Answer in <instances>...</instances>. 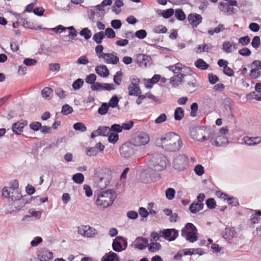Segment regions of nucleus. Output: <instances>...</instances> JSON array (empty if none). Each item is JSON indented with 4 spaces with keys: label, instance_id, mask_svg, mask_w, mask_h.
<instances>
[{
    "label": "nucleus",
    "instance_id": "obj_57",
    "mask_svg": "<svg viewBox=\"0 0 261 261\" xmlns=\"http://www.w3.org/2000/svg\"><path fill=\"white\" fill-rule=\"evenodd\" d=\"M135 36L139 39H143L147 36V32L145 30H140L136 32Z\"/></svg>",
    "mask_w": 261,
    "mask_h": 261
},
{
    "label": "nucleus",
    "instance_id": "obj_12",
    "mask_svg": "<svg viewBox=\"0 0 261 261\" xmlns=\"http://www.w3.org/2000/svg\"><path fill=\"white\" fill-rule=\"evenodd\" d=\"M120 153L124 158H129L135 153L134 146L132 144H124L120 148Z\"/></svg>",
    "mask_w": 261,
    "mask_h": 261
},
{
    "label": "nucleus",
    "instance_id": "obj_20",
    "mask_svg": "<svg viewBox=\"0 0 261 261\" xmlns=\"http://www.w3.org/2000/svg\"><path fill=\"white\" fill-rule=\"evenodd\" d=\"M176 74V75L172 76L170 81V83L173 87H176L181 84L185 75L181 73Z\"/></svg>",
    "mask_w": 261,
    "mask_h": 261
},
{
    "label": "nucleus",
    "instance_id": "obj_39",
    "mask_svg": "<svg viewBox=\"0 0 261 261\" xmlns=\"http://www.w3.org/2000/svg\"><path fill=\"white\" fill-rule=\"evenodd\" d=\"M182 65L181 64L178 63L168 67V68L174 73H180L179 71H180L182 68Z\"/></svg>",
    "mask_w": 261,
    "mask_h": 261
},
{
    "label": "nucleus",
    "instance_id": "obj_62",
    "mask_svg": "<svg viewBox=\"0 0 261 261\" xmlns=\"http://www.w3.org/2000/svg\"><path fill=\"white\" fill-rule=\"evenodd\" d=\"M12 191V188L10 187H4L2 190V196L5 198H10Z\"/></svg>",
    "mask_w": 261,
    "mask_h": 261
},
{
    "label": "nucleus",
    "instance_id": "obj_3",
    "mask_svg": "<svg viewBox=\"0 0 261 261\" xmlns=\"http://www.w3.org/2000/svg\"><path fill=\"white\" fill-rule=\"evenodd\" d=\"M192 138L197 141L202 142L209 140L213 134V129L211 127L201 126L193 128L190 132Z\"/></svg>",
    "mask_w": 261,
    "mask_h": 261
},
{
    "label": "nucleus",
    "instance_id": "obj_36",
    "mask_svg": "<svg viewBox=\"0 0 261 261\" xmlns=\"http://www.w3.org/2000/svg\"><path fill=\"white\" fill-rule=\"evenodd\" d=\"M80 35L86 40H88L91 37L92 32L88 28H85L80 32Z\"/></svg>",
    "mask_w": 261,
    "mask_h": 261
},
{
    "label": "nucleus",
    "instance_id": "obj_37",
    "mask_svg": "<svg viewBox=\"0 0 261 261\" xmlns=\"http://www.w3.org/2000/svg\"><path fill=\"white\" fill-rule=\"evenodd\" d=\"M72 180L76 184H81L84 180V176L81 173H76L73 175Z\"/></svg>",
    "mask_w": 261,
    "mask_h": 261
},
{
    "label": "nucleus",
    "instance_id": "obj_31",
    "mask_svg": "<svg viewBox=\"0 0 261 261\" xmlns=\"http://www.w3.org/2000/svg\"><path fill=\"white\" fill-rule=\"evenodd\" d=\"M118 257L117 254L112 251H110L102 257L101 261H116L115 259Z\"/></svg>",
    "mask_w": 261,
    "mask_h": 261
},
{
    "label": "nucleus",
    "instance_id": "obj_24",
    "mask_svg": "<svg viewBox=\"0 0 261 261\" xmlns=\"http://www.w3.org/2000/svg\"><path fill=\"white\" fill-rule=\"evenodd\" d=\"M243 140L245 144L249 146L255 145L261 142V137H249L246 136L243 138Z\"/></svg>",
    "mask_w": 261,
    "mask_h": 261
},
{
    "label": "nucleus",
    "instance_id": "obj_21",
    "mask_svg": "<svg viewBox=\"0 0 261 261\" xmlns=\"http://www.w3.org/2000/svg\"><path fill=\"white\" fill-rule=\"evenodd\" d=\"M219 9L226 15H231L234 13V9L230 7L229 5L227 3L220 2Z\"/></svg>",
    "mask_w": 261,
    "mask_h": 261
},
{
    "label": "nucleus",
    "instance_id": "obj_41",
    "mask_svg": "<svg viewBox=\"0 0 261 261\" xmlns=\"http://www.w3.org/2000/svg\"><path fill=\"white\" fill-rule=\"evenodd\" d=\"M98 128L100 136H108L111 133L110 128L108 126H101Z\"/></svg>",
    "mask_w": 261,
    "mask_h": 261
},
{
    "label": "nucleus",
    "instance_id": "obj_40",
    "mask_svg": "<svg viewBox=\"0 0 261 261\" xmlns=\"http://www.w3.org/2000/svg\"><path fill=\"white\" fill-rule=\"evenodd\" d=\"M160 11L161 12V14L158 13V14H161L164 18L166 19L169 18L170 17H171L174 13V10L172 8L167 9L164 11L163 12H161V11Z\"/></svg>",
    "mask_w": 261,
    "mask_h": 261
},
{
    "label": "nucleus",
    "instance_id": "obj_13",
    "mask_svg": "<svg viewBox=\"0 0 261 261\" xmlns=\"http://www.w3.org/2000/svg\"><path fill=\"white\" fill-rule=\"evenodd\" d=\"M37 257L40 261H50L53 258V253L47 249H40L38 252Z\"/></svg>",
    "mask_w": 261,
    "mask_h": 261
},
{
    "label": "nucleus",
    "instance_id": "obj_16",
    "mask_svg": "<svg viewBox=\"0 0 261 261\" xmlns=\"http://www.w3.org/2000/svg\"><path fill=\"white\" fill-rule=\"evenodd\" d=\"M188 20L192 27L195 28L202 22V18L200 14L193 13L188 15Z\"/></svg>",
    "mask_w": 261,
    "mask_h": 261
},
{
    "label": "nucleus",
    "instance_id": "obj_64",
    "mask_svg": "<svg viewBox=\"0 0 261 261\" xmlns=\"http://www.w3.org/2000/svg\"><path fill=\"white\" fill-rule=\"evenodd\" d=\"M119 99L116 96H113L110 99L108 105L109 107L115 108L118 103Z\"/></svg>",
    "mask_w": 261,
    "mask_h": 261
},
{
    "label": "nucleus",
    "instance_id": "obj_43",
    "mask_svg": "<svg viewBox=\"0 0 261 261\" xmlns=\"http://www.w3.org/2000/svg\"><path fill=\"white\" fill-rule=\"evenodd\" d=\"M73 128L81 132H85L87 130L86 126L82 122H77L73 125Z\"/></svg>",
    "mask_w": 261,
    "mask_h": 261
},
{
    "label": "nucleus",
    "instance_id": "obj_50",
    "mask_svg": "<svg viewBox=\"0 0 261 261\" xmlns=\"http://www.w3.org/2000/svg\"><path fill=\"white\" fill-rule=\"evenodd\" d=\"M167 31V29L162 25L155 27L153 29V32L156 34L165 33Z\"/></svg>",
    "mask_w": 261,
    "mask_h": 261
},
{
    "label": "nucleus",
    "instance_id": "obj_46",
    "mask_svg": "<svg viewBox=\"0 0 261 261\" xmlns=\"http://www.w3.org/2000/svg\"><path fill=\"white\" fill-rule=\"evenodd\" d=\"M175 16L178 20L180 21L184 20L186 19V15L182 10L180 9L176 10L175 12Z\"/></svg>",
    "mask_w": 261,
    "mask_h": 261
},
{
    "label": "nucleus",
    "instance_id": "obj_15",
    "mask_svg": "<svg viewBox=\"0 0 261 261\" xmlns=\"http://www.w3.org/2000/svg\"><path fill=\"white\" fill-rule=\"evenodd\" d=\"M136 62L141 67H146L151 64L150 56L144 54H139L136 57Z\"/></svg>",
    "mask_w": 261,
    "mask_h": 261
},
{
    "label": "nucleus",
    "instance_id": "obj_38",
    "mask_svg": "<svg viewBox=\"0 0 261 261\" xmlns=\"http://www.w3.org/2000/svg\"><path fill=\"white\" fill-rule=\"evenodd\" d=\"M22 195L19 192L18 189H15L12 191L10 198L13 201L19 200L22 198Z\"/></svg>",
    "mask_w": 261,
    "mask_h": 261
},
{
    "label": "nucleus",
    "instance_id": "obj_5",
    "mask_svg": "<svg viewBox=\"0 0 261 261\" xmlns=\"http://www.w3.org/2000/svg\"><path fill=\"white\" fill-rule=\"evenodd\" d=\"M112 247L115 252H120L124 251L127 247V240L122 236L116 237L113 240Z\"/></svg>",
    "mask_w": 261,
    "mask_h": 261
},
{
    "label": "nucleus",
    "instance_id": "obj_45",
    "mask_svg": "<svg viewBox=\"0 0 261 261\" xmlns=\"http://www.w3.org/2000/svg\"><path fill=\"white\" fill-rule=\"evenodd\" d=\"M84 84V81L82 79H78L73 82L72 87L74 90L80 89Z\"/></svg>",
    "mask_w": 261,
    "mask_h": 261
},
{
    "label": "nucleus",
    "instance_id": "obj_56",
    "mask_svg": "<svg viewBox=\"0 0 261 261\" xmlns=\"http://www.w3.org/2000/svg\"><path fill=\"white\" fill-rule=\"evenodd\" d=\"M108 140L110 143H116L119 138V136L117 133L111 132L109 135Z\"/></svg>",
    "mask_w": 261,
    "mask_h": 261
},
{
    "label": "nucleus",
    "instance_id": "obj_42",
    "mask_svg": "<svg viewBox=\"0 0 261 261\" xmlns=\"http://www.w3.org/2000/svg\"><path fill=\"white\" fill-rule=\"evenodd\" d=\"M109 106L107 103H103L98 110V113L101 115H106L109 110Z\"/></svg>",
    "mask_w": 261,
    "mask_h": 261
},
{
    "label": "nucleus",
    "instance_id": "obj_1",
    "mask_svg": "<svg viewBox=\"0 0 261 261\" xmlns=\"http://www.w3.org/2000/svg\"><path fill=\"white\" fill-rule=\"evenodd\" d=\"M160 140L162 148L168 152L178 151L182 145L180 136L173 132L163 135Z\"/></svg>",
    "mask_w": 261,
    "mask_h": 261
},
{
    "label": "nucleus",
    "instance_id": "obj_61",
    "mask_svg": "<svg viewBox=\"0 0 261 261\" xmlns=\"http://www.w3.org/2000/svg\"><path fill=\"white\" fill-rule=\"evenodd\" d=\"M91 89L93 91H102L103 90V84H101L98 82L94 83L91 87Z\"/></svg>",
    "mask_w": 261,
    "mask_h": 261
},
{
    "label": "nucleus",
    "instance_id": "obj_44",
    "mask_svg": "<svg viewBox=\"0 0 261 261\" xmlns=\"http://www.w3.org/2000/svg\"><path fill=\"white\" fill-rule=\"evenodd\" d=\"M225 29L224 26L223 24H219L216 28L214 29L210 30L208 31V34L210 35H213L214 33H219L220 32L223 31Z\"/></svg>",
    "mask_w": 261,
    "mask_h": 261
},
{
    "label": "nucleus",
    "instance_id": "obj_54",
    "mask_svg": "<svg viewBox=\"0 0 261 261\" xmlns=\"http://www.w3.org/2000/svg\"><path fill=\"white\" fill-rule=\"evenodd\" d=\"M105 36H107L109 38H114L116 36L115 32L114 31L110 28H108L106 29L104 32Z\"/></svg>",
    "mask_w": 261,
    "mask_h": 261
},
{
    "label": "nucleus",
    "instance_id": "obj_52",
    "mask_svg": "<svg viewBox=\"0 0 261 261\" xmlns=\"http://www.w3.org/2000/svg\"><path fill=\"white\" fill-rule=\"evenodd\" d=\"M72 112H73V109L69 105L65 104L63 106L62 109V113L64 115H67L68 114H71Z\"/></svg>",
    "mask_w": 261,
    "mask_h": 261
},
{
    "label": "nucleus",
    "instance_id": "obj_6",
    "mask_svg": "<svg viewBox=\"0 0 261 261\" xmlns=\"http://www.w3.org/2000/svg\"><path fill=\"white\" fill-rule=\"evenodd\" d=\"M209 141L212 145L218 147L225 146L228 143V138L226 136L216 134L214 129L213 134Z\"/></svg>",
    "mask_w": 261,
    "mask_h": 261
},
{
    "label": "nucleus",
    "instance_id": "obj_23",
    "mask_svg": "<svg viewBox=\"0 0 261 261\" xmlns=\"http://www.w3.org/2000/svg\"><path fill=\"white\" fill-rule=\"evenodd\" d=\"M95 70L98 75L103 77H106L109 74V71L108 69L107 66L104 65H100L96 66Z\"/></svg>",
    "mask_w": 261,
    "mask_h": 261
},
{
    "label": "nucleus",
    "instance_id": "obj_22",
    "mask_svg": "<svg viewBox=\"0 0 261 261\" xmlns=\"http://www.w3.org/2000/svg\"><path fill=\"white\" fill-rule=\"evenodd\" d=\"M27 125V121L23 120L22 121H18L12 125V129L14 133L16 134H19L22 132L23 127Z\"/></svg>",
    "mask_w": 261,
    "mask_h": 261
},
{
    "label": "nucleus",
    "instance_id": "obj_27",
    "mask_svg": "<svg viewBox=\"0 0 261 261\" xmlns=\"http://www.w3.org/2000/svg\"><path fill=\"white\" fill-rule=\"evenodd\" d=\"M213 46L211 44L203 43L201 45H199L196 52L197 53H201L202 52H208L212 49Z\"/></svg>",
    "mask_w": 261,
    "mask_h": 261
},
{
    "label": "nucleus",
    "instance_id": "obj_29",
    "mask_svg": "<svg viewBox=\"0 0 261 261\" xmlns=\"http://www.w3.org/2000/svg\"><path fill=\"white\" fill-rule=\"evenodd\" d=\"M53 94V90L50 87H45L41 91V95L46 99H50L51 98Z\"/></svg>",
    "mask_w": 261,
    "mask_h": 261
},
{
    "label": "nucleus",
    "instance_id": "obj_47",
    "mask_svg": "<svg viewBox=\"0 0 261 261\" xmlns=\"http://www.w3.org/2000/svg\"><path fill=\"white\" fill-rule=\"evenodd\" d=\"M196 76L197 75L195 73H193L189 76V81L188 82V85L189 86H192L193 88H195L196 86Z\"/></svg>",
    "mask_w": 261,
    "mask_h": 261
},
{
    "label": "nucleus",
    "instance_id": "obj_2",
    "mask_svg": "<svg viewBox=\"0 0 261 261\" xmlns=\"http://www.w3.org/2000/svg\"><path fill=\"white\" fill-rule=\"evenodd\" d=\"M167 160L162 153H155L148 158V166L152 170L162 171L166 168Z\"/></svg>",
    "mask_w": 261,
    "mask_h": 261
},
{
    "label": "nucleus",
    "instance_id": "obj_59",
    "mask_svg": "<svg viewBox=\"0 0 261 261\" xmlns=\"http://www.w3.org/2000/svg\"><path fill=\"white\" fill-rule=\"evenodd\" d=\"M139 213L141 217L142 218L141 219V220L142 221H144V218L147 217L149 215V213L146 210V209L142 207H141L139 208Z\"/></svg>",
    "mask_w": 261,
    "mask_h": 261
},
{
    "label": "nucleus",
    "instance_id": "obj_55",
    "mask_svg": "<svg viewBox=\"0 0 261 261\" xmlns=\"http://www.w3.org/2000/svg\"><path fill=\"white\" fill-rule=\"evenodd\" d=\"M5 211L7 214H10L17 210L16 206L11 204H6L4 205ZM19 210V208L18 209Z\"/></svg>",
    "mask_w": 261,
    "mask_h": 261
},
{
    "label": "nucleus",
    "instance_id": "obj_14",
    "mask_svg": "<svg viewBox=\"0 0 261 261\" xmlns=\"http://www.w3.org/2000/svg\"><path fill=\"white\" fill-rule=\"evenodd\" d=\"M105 149V146L101 143H96L94 147H87L86 149V153L89 156L96 155L98 152L102 151Z\"/></svg>",
    "mask_w": 261,
    "mask_h": 261
},
{
    "label": "nucleus",
    "instance_id": "obj_7",
    "mask_svg": "<svg viewBox=\"0 0 261 261\" xmlns=\"http://www.w3.org/2000/svg\"><path fill=\"white\" fill-rule=\"evenodd\" d=\"M149 137L148 135L144 132L137 134L131 140L132 144L134 146L144 145L148 143Z\"/></svg>",
    "mask_w": 261,
    "mask_h": 261
},
{
    "label": "nucleus",
    "instance_id": "obj_34",
    "mask_svg": "<svg viewBox=\"0 0 261 261\" xmlns=\"http://www.w3.org/2000/svg\"><path fill=\"white\" fill-rule=\"evenodd\" d=\"M161 248V245L159 243L152 242L148 244V249L150 252H155Z\"/></svg>",
    "mask_w": 261,
    "mask_h": 261
},
{
    "label": "nucleus",
    "instance_id": "obj_33",
    "mask_svg": "<svg viewBox=\"0 0 261 261\" xmlns=\"http://www.w3.org/2000/svg\"><path fill=\"white\" fill-rule=\"evenodd\" d=\"M196 227L192 223H188L185 226L181 229V236L185 235L188 232H191L196 230Z\"/></svg>",
    "mask_w": 261,
    "mask_h": 261
},
{
    "label": "nucleus",
    "instance_id": "obj_32",
    "mask_svg": "<svg viewBox=\"0 0 261 261\" xmlns=\"http://www.w3.org/2000/svg\"><path fill=\"white\" fill-rule=\"evenodd\" d=\"M184 117V111L182 108L178 107L175 109L174 118L175 120L180 121Z\"/></svg>",
    "mask_w": 261,
    "mask_h": 261
},
{
    "label": "nucleus",
    "instance_id": "obj_53",
    "mask_svg": "<svg viewBox=\"0 0 261 261\" xmlns=\"http://www.w3.org/2000/svg\"><path fill=\"white\" fill-rule=\"evenodd\" d=\"M103 47L102 45L98 44L95 47V52L99 59L102 58L106 53H103Z\"/></svg>",
    "mask_w": 261,
    "mask_h": 261
},
{
    "label": "nucleus",
    "instance_id": "obj_63",
    "mask_svg": "<svg viewBox=\"0 0 261 261\" xmlns=\"http://www.w3.org/2000/svg\"><path fill=\"white\" fill-rule=\"evenodd\" d=\"M249 99H255L257 100H261V93H257L256 92H252L249 95H247Z\"/></svg>",
    "mask_w": 261,
    "mask_h": 261
},
{
    "label": "nucleus",
    "instance_id": "obj_18",
    "mask_svg": "<svg viewBox=\"0 0 261 261\" xmlns=\"http://www.w3.org/2000/svg\"><path fill=\"white\" fill-rule=\"evenodd\" d=\"M136 243L135 244L136 248H138L139 250H143L148 245V239L143 237H138L136 240Z\"/></svg>",
    "mask_w": 261,
    "mask_h": 261
},
{
    "label": "nucleus",
    "instance_id": "obj_26",
    "mask_svg": "<svg viewBox=\"0 0 261 261\" xmlns=\"http://www.w3.org/2000/svg\"><path fill=\"white\" fill-rule=\"evenodd\" d=\"M128 90L129 95L138 96L141 93L139 85L129 84L128 87Z\"/></svg>",
    "mask_w": 261,
    "mask_h": 261
},
{
    "label": "nucleus",
    "instance_id": "obj_11",
    "mask_svg": "<svg viewBox=\"0 0 261 261\" xmlns=\"http://www.w3.org/2000/svg\"><path fill=\"white\" fill-rule=\"evenodd\" d=\"M111 176H102L99 178L95 177L94 185L100 190L106 188L110 184Z\"/></svg>",
    "mask_w": 261,
    "mask_h": 261
},
{
    "label": "nucleus",
    "instance_id": "obj_19",
    "mask_svg": "<svg viewBox=\"0 0 261 261\" xmlns=\"http://www.w3.org/2000/svg\"><path fill=\"white\" fill-rule=\"evenodd\" d=\"M19 20H20V23L25 28L35 30L41 29L40 26L36 25L33 22L28 21L26 19L20 17V15H19Z\"/></svg>",
    "mask_w": 261,
    "mask_h": 261
},
{
    "label": "nucleus",
    "instance_id": "obj_48",
    "mask_svg": "<svg viewBox=\"0 0 261 261\" xmlns=\"http://www.w3.org/2000/svg\"><path fill=\"white\" fill-rule=\"evenodd\" d=\"M222 47L226 53H230L232 51L231 43L229 41H225L223 43Z\"/></svg>",
    "mask_w": 261,
    "mask_h": 261
},
{
    "label": "nucleus",
    "instance_id": "obj_17",
    "mask_svg": "<svg viewBox=\"0 0 261 261\" xmlns=\"http://www.w3.org/2000/svg\"><path fill=\"white\" fill-rule=\"evenodd\" d=\"M116 53H106L102 59L107 64H116L119 62V58L115 56Z\"/></svg>",
    "mask_w": 261,
    "mask_h": 261
},
{
    "label": "nucleus",
    "instance_id": "obj_8",
    "mask_svg": "<svg viewBox=\"0 0 261 261\" xmlns=\"http://www.w3.org/2000/svg\"><path fill=\"white\" fill-rule=\"evenodd\" d=\"M188 163V158L184 154H179L173 161V167L176 170H182L185 168Z\"/></svg>",
    "mask_w": 261,
    "mask_h": 261
},
{
    "label": "nucleus",
    "instance_id": "obj_51",
    "mask_svg": "<svg viewBox=\"0 0 261 261\" xmlns=\"http://www.w3.org/2000/svg\"><path fill=\"white\" fill-rule=\"evenodd\" d=\"M23 63L26 66H32L37 64V61L34 59L25 58L24 59Z\"/></svg>",
    "mask_w": 261,
    "mask_h": 261
},
{
    "label": "nucleus",
    "instance_id": "obj_35",
    "mask_svg": "<svg viewBox=\"0 0 261 261\" xmlns=\"http://www.w3.org/2000/svg\"><path fill=\"white\" fill-rule=\"evenodd\" d=\"M105 37L103 32H99L93 35V40L98 44H100L102 42Z\"/></svg>",
    "mask_w": 261,
    "mask_h": 261
},
{
    "label": "nucleus",
    "instance_id": "obj_28",
    "mask_svg": "<svg viewBox=\"0 0 261 261\" xmlns=\"http://www.w3.org/2000/svg\"><path fill=\"white\" fill-rule=\"evenodd\" d=\"M203 206V203L193 202L190 205L189 210L191 213L195 214L199 211L202 210Z\"/></svg>",
    "mask_w": 261,
    "mask_h": 261
},
{
    "label": "nucleus",
    "instance_id": "obj_4",
    "mask_svg": "<svg viewBox=\"0 0 261 261\" xmlns=\"http://www.w3.org/2000/svg\"><path fill=\"white\" fill-rule=\"evenodd\" d=\"M116 197L115 192L113 190H108L101 192L96 200V204L104 208L111 205Z\"/></svg>",
    "mask_w": 261,
    "mask_h": 261
},
{
    "label": "nucleus",
    "instance_id": "obj_60",
    "mask_svg": "<svg viewBox=\"0 0 261 261\" xmlns=\"http://www.w3.org/2000/svg\"><path fill=\"white\" fill-rule=\"evenodd\" d=\"M250 41V38L248 36L240 37L239 39V43L243 46L248 45Z\"/></svg>",
    "mask_w": 261,
    "mask_h": 261
},
{
    "label": "nucleus",
    "instance_id": "obj_25",
    "mask_svg": "<svg viewBox=\"0 0 261 261\" xmlns=\"http://www.w3.org/2000/svg\"><path fill=\"white\" fill-rule=\"evenodd\" d=\"M182 237L185 238L190 243L195 242L198 240L197 229L191 232H188L187 233Z\"/></svg>",
    "mask_w": 261,
    "mask_h": 261
},
{
    "label": "nucleus",
    "instance_id": "obj_49",
    "mask_svg": "<svg viewBox=\"0 0 261 261\" xmlns=\"http://www.w3.org/2000/svg\"><path fill=\"white\" fill-rule=\"evenodd\" d=\"M165 193L166 198L169 200H172L174 197L175 191L174 189L170 188L166 190Z\"/></svg>",
    "mask_w": 261,
    "mask_h": 261
},
{
    "label": "nucleus",
    "instance_id": "obj_9",
    "mask_svg": "<svg viewBox=\"0 0 261 261\" xmlns=\"http://www.w3.org/2000/svg\"><path fill=\"white\" fill-rule=\"evenodd\" d=\"M78 233L87 238H93L97 233V230L88 225H82L78 227Z\"/></svg>",
    "mask_w": 261,
    "mask_h": 261
},
{
    "label": "nucleus",
    "instance_id": "obj_58",
    "mask_svg": "<svg viewBox=\"0 0 261 261\" xmlns=\"http://www.w3.org/2000/svg\"><path fill=\"white\" fill-rule=\"evenodd\" d=\"M96 80V75L94 73H91L88 75L85 81L87 83L91 84L92 85L95 83V81Z\"/></svg>",
    "mask_w": 261,
    "mask_h": 261
},
{
    "label": "nucleus",
    "instance_id": "obj_30",
    "mask_svg": "<svg viewBox=\"0 0 261 261\" xmlns=\"http://www.w3.org/2000/svg\"><path fill=\"white\" fill-rule=\"evenodd\" d=\"M195 66L201 70H206L209 67V65L207 64L203 59H199L194 63Z\"/></svg>",
    "mask_w": 261,
    "mask_h": 261
},
{
    "label": "nucleus",
    "instance_id": "obj_10",
    "mask_svg": "<svg viewBox=\"0 0 261 261\" xmlns=\"http://www.w3.org/2000/svg\"><path fill=\"white\" fill-rule=\"evenodd\" d=\"M160 235L169 241H172L178 237V232L175 229H166L160 231Z\"/></svg>",
    "mask_w": 261,
    "mask_h": 261
}]
</instances>
